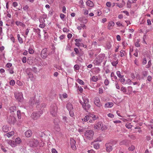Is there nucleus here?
Listing matches in <instances>:
<instances>
[{
	"instance_id": "1",
	"label": "nucleus",
	"mask_w": 153,
	"mask_h": 153,
	"mask_svg": "<svg viewBox=\"0 0 153 153\" xmlns=\"http://www.w3.org/2000/svg\"><path fill=\"white\" fill-rule=\"evenodd\" d=\"M82 99L83 102L81 100H79V102L81 103L82 106L83 108L86 111L88 112V111L89 110L91 105L89 104L88 99L85 97H82Z\"/></svg>"
},
{
	"instance_id": "2",
	"label": "nucleus",
	"mask_w": 153,
	"mask_h": 153,
	"mask_svg": "<svg viewBox=\"0 0 153 153\" xmlns=\"http://www.w3.org/2000/svg\"><path fill=\"white\" fill-rule=\"evenodd\" d=\"M105 56L104 54H100L97 56L94 61V64L96 65H99L103 61Z\"/></svg>"
},
{
	"instance_id": "3",
	"label": "nucleus",
	"mask_w": 153,
	"mask_h": 153,
	"mask_svg": "<svg viewBox=\"0 0 153 153\" xmlns=\"http://www.w3.org/2000/svg\"><path fill=\"white\" fill-rule=\"evenodd\" d=\"M42 114V111L41 109L39 111L33 112L31 115L32 118L36 120L39 118Z\"/></svg>"
},
{
	"instance_id": "4",
	"label": "nucleus",
	"mask_w": 153,
	"mask_h": 153,
	"mask_svg": "<svg viewBox=\"0 0 153 153\" xmlns=\"http://www.w3.org/2000/svg\"><path fill=\"white\" fill-rule=\"evenodd\" d=\"M57 111V107L55 104L51 105L50 107V112L53 116H56Z\"/></svg>"
},
{
	"instance_id": "5",
	"label": "nucleus",
	"mask_w": 153,
	"mask_h": 153,
	"mask_svg": "<svg viewBox=\"0 0 153 153\" xmlns=\"http://www.w3.org/2000/svg\"><path fill=\"white\" fill-rule=\"evenodd\" d=\"M94 132L91 130H88L85 133V136L86 138L89 140H91L93 138Z\"/></svg>"
},
{
	"instance_id": "6",
	"label": "nucleus",
	"mask_w": 153,
	"mask_h": 153,
	"mask_svg": "<svg viewBox=\"0 0 153 153\" xmlns=\"http://www.w3.org/2000/svg\"><path fill=\"white\" fill-rule=\"evenodd\" d=\"M94 127L95 129L97 130L101 129L102 130H103L105 129V128H104L103 126V125L102 123L100 122L97 123L96 124L95 126H94Z\"/></svg>"
},
{
	"instance_id": "7",
	"label": "nucleus",
	"mask_w": 153,
	"mask_h": 153,
	"mask_svg": "<svg viewBox=\"0 0 153 153\" xmlns=\"http://www.w3.org/2000/svg\"><path fill=\"white\" fill-rule=\"evenodd\" d=\"M38 141L34 139L30 142L29 145L31 147H36L38 146Z\"/></svg>"
},
{
	"instance_id": "8",
	"label": "nucleus",
	"mask_w": 153,
	"mask_h": 153,
	"mask_svg": "<svg viewBox=\"0 0 153 153\" xmlns=\"http://www.w3.org/2000/svg\"><path fill=\"white\" fill-rule=\"evenodd\" d=\"M16 98L19 102H22L23 100L22 94L21 92H19L15 95Z\"/></svg>"
},
{
	"instance_id": "9",
	"label": "nucleus",
	"mask_w": 153,
	"mask_h": 153,
	"mask_svg": "<svg viewBox=\"0 0 153 153\" xmlns=\"http://www.w3.org/2000/svg\"><path fill=\"white\" fill-rule=\"evenodd\" d=\"M113 145L111 143H106L105 145V146L106 147V150L107 152H109L113 149L112 146Z\"/></svg>"
},
{
	"instance_id": "10",
	"label": "nucleus",
	"mask_w": 153,
	"mask_h": 153,
	"mask_svg": "<svg viewBox=\"0 0 153 153\" xmlns=\"http://www.w3.org/2000/svg\"><path fill=\"white\" fill-rule=\"evenodd\" d=\"M94 102L95 105L98 107H100L102 106V104L100 102V99L98 97L94 98Z\"/></svg>"
},
{
	"instance_id": "11",
	"label": "nucleus",
	"mask_w": 153,
	"mask_h": 153,
	"mask_svg": "<svg viewBox=\"0 0 153 153\" xmlns=\"http://www.w3.org/2000/svg\"><path fill=\"white\" fill-rule=\"evenodd\" d=\"M75 141L72 138L70 139V144L71 146V147L73 150H75L76 149V147L75 146Z\"/></svg>"
},
{
	"instance_id": "12",
	"label": "nucleus",
	"mask_w": 153,
	"mask_h": 153,
	"mask_svg": "<svg viewBox=\"0 0 153 153\" xmlns=\"http://www.w3.org/2000/svg\"><path fill=\"white\" fill-rule=\"evenodd\" d=\"M16 121L15 118L13 116H10L8 118V122L11 124H14Z\"/></svg>"
},
{
	"instance_id": "13",
	"label": "nucleus",
	"mask_w": 153,
	"mask_h": 153,
	"mask_svg": "<svg viewBox=\"0 0 153 153\" xmlns=\"http://www.w3.org/2000/svg\"><path fill=\"white\" fill-rule=\"evenodd\" d=\"M47 56V48H45L42 50L41 53V56L42 58H45Z\"/></svg>"
},
{
	"instance_id": "14",
	"label": "nucleus",
	"mask_w": 153,
	"mask_h": 153,
	"mask_svg": "<svg viewBox=\"0 0 153 153\" xmlns=\"http://www.w3.org/2000/svg\"><path fill=\"white\" fill-rule=\"evenodd\" d=\"M32 134V131L30 130H27L25 133V135L27 137H30Z\"/></svg>"
},
{
	"instance_id": "15",
	"label": "nucleus",
	"mask_w": 153,
	"mask_h": 153,
	"mask_svg": "<svg viewBox=\"0 0 153 153\" xmlns=\"http://www.w3.org/2000/svg\"><path fill=\"white\" fill-rule=\"evenodd\" d=\"M7 143L10 145L12 147H15L16 146V143L14 141H13L11 140H7Z\"/></svg>"
},
{
	"instance_id": "16",
	"label": "nucleus",
	"mask_w": 153,
	"mask_h": 153,
	"mask_svg": "<svg viewBox=\"0 0 153 153\" xmlns=\"http://www.w3.org/2000/svg\"><path fill=\"white\" fill-rule=\"evenodd\" d=\"M66 108L69 111L73 110V105L70 102H68L67 104L66 105Z\"/></svg>"
},
{
	"instance_id": "17",
	"label": "nucleus",
	"mask_w": 153,
	"mask_h": 153,
	"mask_svg": "<svg viewBox=\"0 0 153 153\" xmlns=\"http://www.w3.org/2000/svg\"><path fill=\"white\" fill-rule=\"evenodd\" d=\"M128 140H127L125 139L121 141L120 143V145H127L128 144Z\"/></svg>"
},
{
	"instance_id": "18",
	"label": "nucleus",
	"mask_w": 153,
	"mask_h": 153,
	"mask_svg": "<svg viewBox=\"0 0 153 153\" xmlns=\"http://www.w3.org/2000/svg\"><path fill=\"white\" fill-rule=\"evenodd\" d=\"M116 4L117 5V6L119 8H122L125 5L126 3L123 0H122L121 3L120 4H119L118 3H116Z\"/></svg>"
},
{
	"instance_id": "19",
	"label": "nucleus",
	"mask_w": 153,
	"mask_h": 153,
	"mask_svg": "<svg viewBox=\"0 0 153 153\" xmlns=\"http://www.w3.org/2000/svg\"><path fill=\"white\" fill-rule=\"evenodd\" d=\"M114 25V23L113 22H109L108 26V29L110 30L112 29V27Z\"/></svg>"
},
{
	"instance_id": "20",
	"label": "nucleus",
	"mask_w": 153,
	"mask_h": 153,
	"mask_svg": "<svg viewBox=\"0 0 153 153\" xmlns=\"http://www.w3.org/2000/svg\"><path fill=\"white\" fill-rule=\"evenodd\" d=\"M111 79L113 81H115L117 79V77L115 75L114 72L111 73Z\"/></svg>"
},
{
	"instance_id": "21",
	"label": "nucleus",
	"mask_w": 153,
	"mask_h": 153,
	"mask_svg": "<svg viewBox=\"0 0 153 153\" xmlns=\"http://www.w3.org/2000/svg\"><path fill=\"white\" fill-rule=\"evenodd\" d=\"M14 134V132L13 131H12L10 132H9L8 133L5 134L4 135V136H6L8 137H11Z\"/></svg>"
},
{
	"instance_id": "22",
	"label": "nucleus",
	"mask_w": 153,
	"mask_h": 153,
	"mask_svg": "<svg viewBox=\"0 0 153 153\" xmlns=\"http://www.w3.org/2000/svg\"><path fill=\"white\" fill-rule=\"evenodd\" d=\"M35 97H33L30 98V99L29 100V102L30 104L31 105H33L35 103Z\"/></svg>"
},
{
	"instance_id": "23",
	"label": "nucleus",
	"mask_w": 153,
	"mask_h": 153,
	"mask_svg": "<svg viewBox=\"0 0 153 153\" xmlns=\"http://www.w3.org/2000/svg\"><path fill=\"white\" fill-rule=\"evenodd\" d=\"M14 142L16 143V145L17 146V145L21 143V140L20 138L17 137L15 139Z\"/></svg>"
},
{
	"instance_id": "24",
	"label": "nucleus",
	"mask_w": 153,
	"mask_h": 153,
	"mask_svg": "<svg viewBox=\"0 0 153 153\" xmlns=\"http://www.w3.org/2000/svg\"><path fill=\"white\" fill-rule=\"evenodd\" d=\"M113 105V104L111 102H108L105 104V106L106 107L111 108Z\"/></svg>"
},
{
	"instance_id": "25",
	"label": "nucleus",
	"mask_w": 153,
	"mask_h": 153,
	"mask_svg": "<svg viewBox=\"0 0 153 153\" xmlns=\"http://www.w3.org/2000/svg\"><path fill=\"white\" fill-rule=\"evenodd\" d=\"M2 131L5 132H7L9 130L8 127L6 126H3L2 128Z\"/></svg>"
},
{
	"instance_id": "26",
	"label": "nucleus",
	"mask_w": 153,
	"mask_h": 153,
	"mask_svg": "<svg viewBox=\"0 0 153 153\" xmlns=\"http://www.w3.org/2000/svg\"><path fill=\"white\" fill-rule=\"evenodd\" d=\"M86 4L87 5L90 7H93L94 6L93 3L90 0H88L86 2Z\"/></svg>"
},
{
	"instance_id": "27",
	"label": "nucleus",
	"mask_w": 153,
	"mask_h": 153,
	"mask_svg": "<svg viewBox=\"0 0 153 153\" xmlns=\"http://www.w3.org/2000/svg\"><path fill=\"white\" fill-rule=\"evenodd\" d=\"M15 23H16V24L17 26L19 25L20 26H22L23 27L25 26V25L23 23H22V22H20L19 21H16Z\"/></svg>"
},
{
	"instance_id": "28",
	"label": "nucleus",
	"mask_w": 153,
	"mask_h": 153,
	"mask_svg": "<svg viewBox=\"0 0 153 153\" xmlns=\"http://www.w3.org/2000/svg\"><path fill=\"white\" fill-rule=\"evenodd\" d=\"M142 76H143V78L144 77H146L148 75V72L147 71H143L141 73Z\"/></svg>"
},
{
	"instance_id": "29",
	"label": "nucleus",
	"mask_w": 153,
	"mask_h": 153,
	"mask_svg": "<svg viewBox=\"0 0 153 153\" xmlns=\"http://www.w3.org/2000/svg\"><path fill=\"white\" fill-rule=\"evenodd\" d=\"M136 78L137 79L139 80H140L142 79H144L143 76H142V75L141 76L138 74H136Z\"/></svg>"
},
{
	"instance_id": "30",
	"label": "nucleus",
	"mask_w": 153,
	"mask_h": 153,
	"mask_svg": "<svg viewBox=\"0 0 153 153\" xmlns=\"http://www.w3.org/2000/svg\"><path fill=\"white\" fill-rule=\"evenodd\" d=\"M19 43L20 44H22L23 43V40L22 38L20 36V35L19 34H18L17 35Z\"/></svg>"
},
{
	"instance_id": "31",
	"label": "nucleus",
	"mask_w": 153,
	"mask_h": 153,
	"mask_svg": "<svg viewBox=\"0 0 153 153\" xmlns=\"http://www.w3.org/2000/svg\"><path fill=\"white\" fill-rule=\"evenodd\" d=\"M151 60H150L148 62L147 65H146V68H149L151 67Z\"/></svg>"
},
{
	"instance_id": "32",
	"label": "nucleus",
	"mask_w": 153,
	"mask_h": 153,
	"mask_svg": "<svg viewBox=\"0 0 153 153\" xmlns=\"http://www.w3.org/2000/svg\"><path fill=\"white\" fill-rule=\"evenodd\" d=\"M91 80L93 82H97L98 80V78L97 76H93L92 77Z\"/></svg>"
},
{
	"instance_id": "33",
	"label": "nucleus",
	"mask_w": 153,
	"mask_h": 153,
	"mask_svg": "<svg viewBox=\"0 0 153 153\" xmlns=\"http://www.w3.org/2000/svg\"><path fill=\"white\" fill-rule=\"evenodd\" d=\"M94 147L95 149H98L100 148V144L99 143H96L94 145Z\"/></svg>"
},
{
	"instance_id": "34",
	"label": "nucleus",
	"mask_w": 153,
	"mask_h": 153,
	"mask_svg": "<svg viewBox=\"0 0 153 153\" xmlns=\"http://www.w3.org/2000/svg\"><path fill=\"white\" fill-rule=\"evenodd\" d=\"M88 120H89V117L87 115L84 118L82 119V120L83 122H86Z\"/></svg>"
},
{
	"instance_id": "35",
	"label": "nucleus",
	"mask_w": 153,
	"mask_h": 153,
	"mask_svg": "<svg viewBox=\"0 0 153 153\" xmlns=\"http://www.w3.org/2000/svg\"><path fill=\"white\" fill-rule=\"evenodd\" d=\"M121 91L124 93H126L127 92L126 88L123 86H122L121 88Z\"/></svg>"
},
{
	"instance_id": "36",
	"label": "nucleus",
	"mask_w": 153,
	"mask_h": 153,
	"mask_svg": "<svg viewBox=\"0 0 153 153\" xmlns=\"http://www.w3.org/2000/svg\"><path fill=\"white\" fill-rule=\"evenodd\" d=\"M131 2L129 0H128L127 3V6L128 8H130L131 6Z\"/></svg>"
},
{
	"instance_id": "37",
	"label": "nucleus",
	"mask_w": 153,
	"mask_h": 153,
	"mask_svg": "<svg viewBox=\"0 0 153 153\" xmlns=\"http://www.w3.org/2000/svg\"><path fill=\"white\" fill-rule=\"evenodd\" d=\"M116 73L117 76L119 78H122L123 76H122L120 72L119 71H117L116 72Z\"/></svg>"
},
{
	"instance_id": "38",
	"label": "nucleus",
	"mask_w": 153,
	"mask_h": 153,
	"mask_svg": "<svg viewBox=\"0 0 153 153\" xmlns=\"http://www.w3.org/2000/svg\"><path fill=\"white\" fill-rule=\"evenodd\" d=\"M135 149V147L133 145H131L130 147H129L128 149L129 151H132Z\"/></svg>"
},
{
	"instance_id": "39",
	"label": "nucleus",
	"mask_w": 153,
	"mask_h": 153,
	"mask_svg": "<svg viewBox=\"0 0 153 153\" xmlns=\"http://www.w3.org/2000/svg\"><path fill=\"white\" fill-rule=\"evenodd\" d=\"M140 41L138 39L137 40V42L135 43V46L137 47H140V45L139 43Z\"/></svg>"
},
{
	"instance_id": "40",
	"label": "nucleus",
	"mask_w": 153,
	"mask_h": 153,
	"mask_svg": "<svg viewBox=\"0 0 153 153\" xmlns=\"http://www.w3.org/2000/svg\"><path fill=\"white\" fill-rule=\"evenodd\" d=\"M17 114L18 118L19 119H21V115L20 111L19 110L17 111Z\"/></svg>"
},
{
	"instance_id": "41",
	"label": "nucleus",
	"mask_w": 153,
	"mask_h": 153,
	"mask_svg": "<svg viewBox=\"0 0 153 153\" xmlns=\"http://www.w3.org/2000/svg\"><path fill=\"white\" fill-rule=\"evenodd\" d=\"M16 110V107L15 106H13L10 108V110L13 112H14Z\"/></svg>"
},
{
	"instance_id": "42",
	"label": "nucleus",
	"mask_w": 153,
	"mask_h": 153,
	"mask_svg": "<svg viewBox=\"0 0 153 153\" xmlns=\"http://www.w3.org/2000/svg\"><path fill=\"white\" fill-rule=\"evenodd\" d=\"M147 63L146 59L145 57L143 58V61L142 62V64L143 65H145Z\"/></svg>"
},
{
	"instance_id": "43",
	"label": "nucleus",
	"mask_w": 153,
	"mask_h": 153,
	"mask_svg": "<svg viewBox=\"0 0 153 153\" xmlns=\"http://www.w3.org/2000/svg\"><path fill=\"white\" fill-rule=\"evenodd\" d=\"M74 68L75 71H76L79 69V67L78 65L76 64L74 66Z\"/></svg>"
},
{
	"instance_id": "44",
	"label": "nucleus",
	"mask_w": 153,
	"mask_h": 153,
	"mask_svg": "<svg viewBox=\"0 0 153 153\" xmlns=\"http://www.w3.org/2000/svg\"><path fill=\"white\" fill-rule=\"evenodd\" d=\"M77 82L81 85H84V82L81 79H78L77 80Z\"/></svg>"
},
{
	"instance_id": "45",
	"label": "nucleus",
	"mask_w": 153,
	"mask_h": 153,
	"mask_svg": "<svg viewBox=\"0 0 153 153\" xmlns=\"http://www.w3.org/2000/svg\"><path fill=\"white\" fill-rule=\"evenodd\" d=\"M74 51L75 52V53L76 54L79 55L80 54L79 50L77 48H74Z\"/></svg>"
},
{
	"instance_id": "46",
	"label": "nucleus",
	"mask_w": 153,
	"mask_h": 153,
	"mask_svg": "<svg viewBox=\"0 0 153 153\" xmlns=\"http://www.w3.org/2000/svg\"><path fill=\"white\" fill-rule=\"evenodd\" d=\"M69 111V113L70 115V116H71L72 117H73L74 115V110H73L70 111Z\"/></svg>"
},
{
	"instance_id": "47",
	"label": "nucleus",
	"mask_w": 153,
	"mask_h": 153,
	"mask_svg": "<svg viewBox=\"0 0 153 153\" xmlns=\"http://www.w3.org/2000/svg\"><path fill=\"white\" fill-rule=\"evenodd\" d=\"M13 69V67H11L10 68H9L8 69V70L9 71L10 73V74H13L14 73Z\"/></svg>"
},
{
	"instance_id": "48",
	"label": "nucleus",
	"mask_w": 153,
	"mask_h": 153,
	"mask_svg": "<svg viewBox=\"0 0 153 153\" xmlns=\"http://www.w3.org/2000/svg\"><path fill=\"white\" fill-rule=\"evenodd\" d=\"M6 66L8 68H10L12 67V64L10 63H8L6 64Z\"/></svg>"
},
{
	"instance_id": "49",
	"label": "nucleus",
	"mask_w": 153,
	"mask_h": 153,
	"mask_svg": "<svg viewBox=\"0 0 153 153\" xmlns=\"http://www.w3.org/2000/svg\"><path fill=\"white\" fill-rule=\"evenodd\" d=\"M118 63V61L117 60L116 61H114L111 62L112 65L114 66H116L117 65Z\"/></svg>"
},
{
	"instance_id": "50",
	"label": "nucleus",
	"mask_w": 153,
	"mask_h": 153,
	"mask_svg": "<svg viewBox=\"0 0 153 153\" xmlns=\"http://www.w3.org/2000/svg\"><path fill=\"white\" fill-rule=\"evenodd\" d=\"M45 18H41L40 19H39V22L40 23H44V22H45Z\"/></svg>"
},
{
	"instance_id": "51",
	"label": "nucleus",
	"mask_w": 153,
	"mask_h": 153,
	"mask_svg": "<svg viewBox=\"0 0 153 153\" xmlns=\"http://www.w3.org/2000/svg\"><path fill=\"white\" fill-rule=\"evenodd\" d=\"M28 52L32 54L34 53V51L32 48H30L28 49Z\"/></svg>"
},
{
	"instance_id": "52",
	"label": "nucleus",
	"mask_w": 153,
	"mask_h": 153,
	"mask_svg": "<svg viewBox=\"0 0 153 153\" xmlns=\"http://www.w3.org/2000/svg\"><path fill=\"white\" fill-rule=\"evenodd\" d=\"M115 85L116 86V88L117 89H120V86L118 82L117 81H116L115 82Z\"/></svg>"
},
{
	"instance_id": "53",
	"label": "nucleus",
	"mask_w": 153,
	"mask_h": 153,
	"mask_svg": "<svg viewBox=\"0 0 153 153\" xmlns=\"http://www.w3.org/2000/svg\"><path fill=\"white\" fill-rule=\"evenodd\" d=\"M106 4L107 7H110L111 5V3L109 1H108L106 3Z\"/></svg>"
},
{
	"instance_id": "54",
	"label": "nucleus",
	"mask_w": 153,
	"mask_h": 153,
	"mask_svg": "<svg viewBox=\"0 0 153 153\" xmlns=\"http://www.w3.org/2000/svg\"><path fill=\"white\" fill-rule=\"evenodd\" d=\"M119 80L120 82L122 83L123 84V83H124L125 81V79L124 78H123V77L120 79Z\"/></svg>"
},
{
	"instance_id": "55",
	"label": "nucleus",
	"mask_w": 153,
	"mask_h": 153,
	"mask_svg": "<svg viewBox=\"0 0 153 153\" xmlns=\"http://www.w3.org/2000/svg\"><path fill=\"white\" fill-rule=\"evenodd\" d=\"M45 26V23H42L40 24L39 26V27L42 28H44Z\"/></svg>"
},
{
	"instance_id": "56",
	"label": "nucleus",
	"mask_w": 153,
	"mask_h": 153,
	"mask_svg": "<svg viewBox=\"0 0 153 153\" xmlns=\"http://www.w3.org/2000/svg\"><path fill=\"white\" fill-rule=\"evenodd\" d=\"M104 83L105 85H107L109 83V81L107 79H105L104 81Z\"/></svg>"
},
{
	"instance_id": "57",
	"label": "nucleus",
	"mask_w": 153,
	"mask_h": 153,
	"mask_svg": "<svg viewBox=\"0 0 153 153\" xmlns=\"http://www.w3.org/2000/svg\"><path fill=\"white\" fill-rule=\"evenodd\" d=\"M75 45L79 47H81V45H82V43H80L79 42H76L75 43Z\"/></svg>"
},
{
	"instance_id": "58",
	"label": "nucleus",
	"mask_w": 153,
	"mask_h": 153,
	"mask_svg": "<svg viewBox=\"0 0 153 153\" xmlns=\"http://www.w3.org/2000/svg\"><path fill=\"white\" fill-rule=\"evenodd\" d=\"M126 127L128 128H131L132 126L131 125V124H127L126 125Z\"/></svg>"
},
{
	"instance_id": "59",
	"label": "nucleus",
	"mask_w": 153,
	"mask_h": 153,
	"mask_svg": "<svg viewBox=\"0 0 153 153\" xmlns=\"http://www.w3.org/2000/svg\"><path fill=\"white\" fill-rule=\"evenodd\" d=\"M28 8L29 7L27 6V5H26L25 6H24L23 7V9L25 11L27 10Z\"/></svg>"
},
{
	"instance_id": "60",
	"label": "nucleus",
	"mask_w": 153,
	"mask_h": 153,
	"mask_svg": "<svg viewBox=\"0 0 153 153\" xmlns=\"http://www.w3.org/2000/svg\"><path fill=\"white\" fill-rule=\"evenodd\" d=\"M10 84L12 85H14L15 84V81L14 80H11L10 82Z\"/></svg>"
},
{
	"instance_id": "61",
	"label": "nucleus",
	"mask_w": 153,
	"mask_h": 153,
	"mask_svg": "<svg viewBox=\"0 0 153 153\" xmlns=\"http://www.w3.org/2000/svg\"><path fill=\"white\" fill-rule=\"evenodd\" d=\"M27 59L25 57H24L22 59V62L24 63H25L26 62Z\"/></svg>"
},
{
	"instance_id": "62",
	"label": "nucleus",
	"mask_w": 153,
	"mask_h": 153,
	"mask_svg": "<svg viewBox=\"0 0 153 153\" xmlns=\"http://www.w3.org/2000/svg\"><path fill=\"white\" fill-rule=\"evenodd\" d=\"M10 39L14 43L15 42V39L14 38L13 36L12 35H10Z\"/></svg>"
},
{
	"instance_id": "63",
	"label": "nucleus",
	"mask_w": 153,
	"mask_h": 153,
	"mask_svg": "<svg viewBox=\"0 0 153 153\" xmlns=\"http://www.w3.org/2000/svg\"><path fill=\"white\" fill-rule=\"evenodd\" d=\"M152 80V77L151 76H149L147 77V80L149 82H150Z\"/></svg>"
},
{
	"instance_id": "64",
	"label": "nucleus",
	"mask_w": 153,
	"mask_h": 153,
	"mask_svg": "<svg viewBox=\"0 0 153 153\" xmlns=\"http://www.w3.org/2000/svg\"><path fill=\"white\" fill-rule=\"evenodd\" d=\"M18 5V3L16 2H14L13 3V6L14 7H16Z\"/></svg>"
}]
</instances>
